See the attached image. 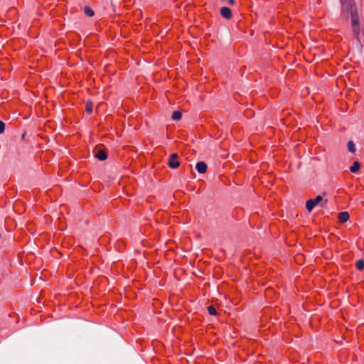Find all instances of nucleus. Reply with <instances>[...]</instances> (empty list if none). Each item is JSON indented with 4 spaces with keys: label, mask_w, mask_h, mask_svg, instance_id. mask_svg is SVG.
Segmentation results:
<instances>
[{
    "label": "nucleus",
    "mask_w": 364,
    "mask_h": 364,
    "mask_svg": "<svg viewBox=\"0 0 364 364\" xmlns=\"http://www.w3.org/2000/svg\"><path fill=\"white\" fill-rule=\"evenodd\" d=\"M347 146L348 149L350 153H354L355 151V146L352 141H348Z\"/></svg>",
    "instance_id": "9b49d317"
},
{
    "label": "nucleus",
    "mask_w": 364,
    "mask_h": 364,
    "mask_svg": "<svg viewBox=\"0 0 364 364\" xmlns=\"http://www.w3.org/2000/svg\"><path fill=\"white\" fill-rule=\"evenodd\" d=\"M355 267L359 271L363 270L364 268V261L363 259L358 260L355 263Z\"/></svg>",
    "instance_id": "f8f14e48"
},
{
    "label": "nucleus",
    "mask_w": 364,
    "mask_h": 364,
    "mask_svg": "<svg viewBox=\"0 0 364 364\" xmlns=\"http://www.w3.org/2000/svg\"><path fill=\"white\" fill-rule=\"evenodd\" d=\"M95 156L100 161H105L107 158L106 152L102 149H99L95 154Z\"/></svg>",
    "instance_id": "39448f33"
},
{
    "label": "nucleus",
    "mask_w": 364,
    "mask_h": 364,
    "mask_svg": "<svg viewBox=\"0 0 364 364\" xmlns=\"http://www.w3.org/2000/svg\"><path fill=\"white\" fill-rule=\"evenodd\" d=\"M178 155L175 153H173L170 155L168 162V165L170 168H176L180 166V162L178 160Z\"/></svg>",
    "instance_id": "f03ea898"
},
{
    "label": "nucleus",
    "mask_w": 364,
    "mask_h": 364,
    "mask_svg": "<svg viewBox=\"0 0 364 364\" xmlns=\"http://www.w3.org/2000/svg\"><path fill=\"white\" fill-rule=\"evenodd\" d=\"M322 200H323V198L321 196H316L314 199L308 200L306 202V208L307 210L309 213L311 212L312 210L314 209V208L316 205H318L319 203L322 202Z\"/></svg>",
    "instance_id": "f257e3e1"
},
{
    "label": "nucleus",
    "mask_w": 364,
    "mask_h": 364,
    "mask_svg": "<svg viewBox=\"0 0 364 364\" xmlns=\"http://www.w3.org/2000/svg\"><path fill=\"white\" fill-rule=\"evenodd\" d=\"M341 4V9L343 11H348L350 9V5L348 3L347 0H340Z\"/></svg>",
    "instance_id": "6e6552de"
},
{
    "label": "nucleus",
    "mask_w": 364,
    "mask_h": 364,
    "mask_svg": "<svg viewBox=\"0 0 364 364\" xmlns=\"http://www.w3.org/2000/svg\"><path fill=\"white\" fill-rule=\"evenodd\" d=\"M86 112L89 114L92 112V105L91 102H87L86 103Z\"/></svg>",
    "instance_id": "4468645a"
},
{
    "label": "nucleus",
    "mask_w": 364,
    "mask_h": 364,
    "mask_svg": "<svg viewBox=\"0 0 364 364\" xmlns=\"http://www.w3.org/2000/svg\"><path fill=\"white\" fill-rule=\"evenodd\" d=\"M352 23L353 26H356L358 24V22L356 21L353 16H352Z\"/></svg>",
    "instance_id": "dca6fc26"
},
{
    "label": "nucleus",
    "mask_w": 364,
    "mask_h": 364,
    "mask_svg": "<svg viewBox=\"0 0 364 364\" xmlns=\"http://www.w3.org/2000/svg\"><path fill=\"white\" fill-rule=\"evenodd\" d=\"M228 3L231 5H233L235 4V0H228Z\"/></svg>",
    "instance_id": "f3484780"
},
{
    "label": "nucleus",
    "mask_w": 364,
    "mask_h": 364,
    "mask_svg": "<svg viewBox=\"0 0 364 364\" xmlns=\"http://www.w3.org/2000/svg\"><path fill=\"white\" fill-rule=\"evenodd\" d=\"M326 203H327V200H325L324 204H321V206L322 207L325 206Z\"/></svg>",
    "instance_id": "a211bd4d"
},
{
    "label": "nucleus",
    "mask_w": 364,
    "mask_h": 364,
    "mask_svg": "<svg viewBox=\"0 0 364 364\" xmlns=\"http://www.w3.org/2000/svg\"><path fill=\"white\" fill-rule=\"evenodd\" d=\"M208 311L210 315L213 316H215L217 314V311L213 306H209L208 307Z\"/></svg>",
    "instance_id": "ddd939ff"
},
{
    "label": "nucleus",
    "mask_w": 364,
    "mask_h": 364,
    "mask_svg": "<svg viewBox=\"0 0 364 364\" xmlns=\"http://www.w3.org/2000/svg\"><path fill=\"white\" fill-rule=\"evenodd\" d=\"M338 220L341 223H345L349 220L350 215L348 212H341L338 213Z\"/></svg>",
    "instance_id": "423d86ee"
},
{
    "label": "nucleus",
    "mask_w": 364,
    "mask_h": 364,
    "mask_svg": "<svg viewBox=\"0 0 364 364\" xmlns=\"http://www.w3.org/2000/svg\"><path fill=\"white\" fill-rule=\"evenodd\" d=\"M220 14L223 18L230 19L232 16V11L230 8L224 6L220 9Z\"/></svg>",
    "instance_id": "7ed1b4c3"
},
{
    "label": "nucleus",
    "mask_w": 364,
    "mask_h": 364,
    "mask_svg": "<svg viewBox=\"0 0 364 364\" xmlns=\"http://www.w3.org/2000/svg\"><path fill=\"white\" fill-rule=\"evenodd\" d=\"M5 129V124L0 120V134H2Z\"/></svg>",
    "instance_id": "2eb2a0df"
},
{
    "label": "nucleus",
    "mask_w": 364,
    "mask_h": 364,
    "mask_svg": "<svg viewBox=\"0 0 364 364\" xmlns=\"http://www.w3.org/2000/svg\"><path fill=\"white\" fill-rule=\"evenodd\" d=\"M84 12L87 16H88L90 17L93 16L95 14L93 10L89 6L85 7Z\"/></svg>",
    "instance_id": "9d476101"
},
{
    "label": "nucleus",
    "mask_w": 364,
    "mask_h": 364,
    "mask_svg": "<svg viewBox=\"0 0 364 364\" xmlns=\"http://www.w3.org/2000/svg\"><path fill=\"white\" fill-rule=\"evenodd\" d=\"M360 164L358 161H355L353 162V165L350 167V171L352 173L357 172L360 168Z\"/></svg>",
    "instance_id": "0eeeda50"
},
{
    "label": "nucleus",
    "mask_w": 364,
    "mask_h": 364,
    "mask_svg": "<svg viewBox=\"0 0 364 364\" xmlns=\"http://www.w3.org/2000/svg\"><path fill=\"white\" fill-rule=\"evenodd\" d=\"M181 117H182V114L179 111L173 112L172 114V116H171L172 119L174 121H178L181 119Z\"/></svg>",
    "instance_id": "1a4fd4ad"
},
{
    "label": "nucleus",
    "mask_w": 364,
    "mask_h": 364,
    "mask_svg": "<svg viewBox=\"0 0 364 364\" xmlns=\"http://www.w3.org/2000/svg\"><path fill=\"white\" fill-rule=\"evenodd\" d=\"M196 168L200 173H204L207 171V164L203 161H199L196 164Z\"/></svg>",
    "instance_id": "20e7f679"
}]
</instances>
